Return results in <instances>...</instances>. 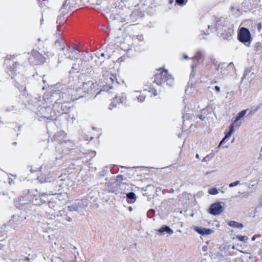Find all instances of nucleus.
Here are the masks:
<instances>
[{
    "mask_svg": "<svg viewBox=\"0 0 262 262\" xmlns=\"http://www.w3.org/2000/svg\"><path fill=\"white\" fill-rule=\"evenodd\" d=\"M228 225L230 227L242 229L243 228V225L241 223H237L235 221H230L228 223Z\"/></svg>",
    "mask_w": 262,
    "mask_h": 262,
    "instance_id": "14",
    "label": "nucleus"
},
{
    "mask_svg": "<svg viewBox=\"0 0 262 262\" xmlns=\"http://www.w3.org/2000/svg\"><path fill=\"white\" fill-rule=\"evenodd\" d=\"M261 150H262V146H261Z\"/></svg>",
    "mask_w": 262,
    "mask_h": 262,
    "instance_id": "54",
    "label": "nucleus"
},
{
    "mask_svg": "<svg viewBox=\"0 0 262 262\" xmlns=\"http://www.w3.org/2000/svg\"><path fill=\"white\" fill-rule=\"evenodd\" d=\"M118 102L125 104L126 103V96L124 93H122L119 95L115 97Z\"/></svg>",
    "mask_w": 262,
    "mask_h": 262,
    "instance_id": "13",
    "label": "nucleus"
},
{
    "mask_svg": "<svg viewBox=\"0 0 262 262\" xmlns=\"http://www.w3.org/2000/svg\"><path fill=\"white\" fill-rule=\"evenodd\" d=\"M64 47L63 46L61 49V52L59 53L58 54V63H60L63 62L66 58H69L72 60H73V58L71 57V55L69 54L70 51L69 50H67L66 52H64Z\"/></svg>",
    "mask_w": 262,
    "mask_h": 262,
    "instance_id": "5",
    "label": "nucleus"
},
{
    "mask_svg": "<svg viewBox=\"0 0 262 262\" xmlns=\"http://www.w3.org/2000/svg\"><path fill=\"white\" fill-rule=\"evenodd\" d=\"M32 56L36 59V64L42 63L45 62L43 57L37 51H33Z\"/></svg>",
    "mask_w": 262,
    "mask_h": 262,
    "instance_id": "10",
    "label": "nucleus"
},
{
    "mask_svg": "<svg viewBox=\"0 0 262 262\" xmlns=\"http://www.w3.org/2000/svg\"><path fill=\"white\" fill-rule=\"evenodd\" d=\"M196 64H194V63H193L192 65H191V68L193 70H194V69L195 68H196Z\"/></svg>",
    "mask_w": 262,
    "mask_h": 262,
    "instance_id": "37",
    "label": "nucleus"
},
{
    "mask_svg": "<svg viewBox=\"0 0 262 262\" xmlns=\"http://www.w3.org/2000/svg\"><path fill=\"white\" fill-rule=\"evenodd\" d=\"M236 237L239 241L244 242L246 241L248 239L247 236L237 235Z\"/></svg>",
    "mask_w": 262,
    "mask_h": 262,
    "instance_id": "22",
    "label": "nucleus"
},
{
    "mask_svg": "<svg viewBox=\"0 0 262 262\" xmlns=\"http://www.w3.org/2000/svg\"><path fill=\"white\" fill-rule=\"evenodd\" d=\"M77 207H78V209L84 207V205L83 204V202L82 200L78 201L77 203H75Z\"/></svg>",
    "mask_w": 262,
    "mask_h": 262,
    "instance_id": "21",
    "label": "nucleus"
},
{
    "mask_svg": "<svg viewBox=\"0 0 262 262\" xmlns=\"http://www.w3.org/2000/svg\"><path fill=\"white\" fill-rule=\"evenodd\" d=\"M215 91L217 92V93H220V91H221V89H220V88L218 86H215V88H214Z\"/></svg>",
    "mask_w": 262,
    "mask_h": 262,
    "instance_id": "34",
    "label": "nucleus"
},
{
    "mask_svg": "<svg viewBox=\"0 0 262 262\" xmlns=\"http://www.w3.org/2000/svg\"><path fill=\"white\" fill-rule=\"evenodd\" d=\"M117 103H118L117 101V100L115 98H114L112 101V103H111V104L110 105V107H109V108L110 110H112L113 108L114 107H116L117 106Z\"/></svg>",
    "mask_w": 262,
    "mask_h": 262,
    "instance_id": "19",
    "label": "nucleus"
},
{
    "mask_svg": "<svg viewBox=\"0 0 262 262\" xmlns=\"http://www.w3.org/2000/svg\"><path fill=\"white\" fill-rule=\"evenodd\" d=\"M127 199L131 200L130 201H128L129 203H134L136 201V194L134 192H131L126 194Z\"/></svg>",
    "mask_w": 262,
    "mask_h": 262,
    "instance_id": "15",
    "label": "nucleus"
},
{
    "mask_svg": "<svg viewBox=\"0 0 262 262\" xmlns=\"http://www.w3.org/2000/svg\"><path fill=\"white\" fill-rule=\"evenodd\" d=\"M203 57V53L201 52H198L197 54L193 57V60L194 61L196 60L197 62L199 61L200 60L202 59V58Z\"/></svg>",
    "mask_w": 262,
    "mask_h": 262,
    "instance_id": "17",
    "label": "nucleus"
},
{
    "mask_svg": "<svg viewBox=\"0 0 262 262\" xmlns=\"http://www.w3.org/2000/svg\"><path fill=\"white\" fill-rule=\"evenodd\" d=\"M121 177H122V176H117V179H119Z\"/></svg>",
    "mask_w": 262,
    "mask_h": 262,
    "instance_id": "49",
    "label": "nucleus"
},
{
    "mask_svg": "<svg viewBox=\"0 0 262 262\" xmlns=\"http://www.w3.org/2000/svg\"><path fill=\"white\" fill-rule=\"evenodd\" d=\"M239 40L243 43L250 42L251 40L250 31L246 28L242 27L238 34Z\"/></svg>",
    "mask_w": 262,
    "mask_h": 262,
    "instance_id": "3",
    "label": "nucleus"
},
{
    "mask_svg": "<svg viewBox=\"0 0 262 262\" xmlns=\"http://www.w3.org/2000/svg\"><path fill=\"white\" fill-rule=\"evenodd\" d=\"M39 179V181H40L41 183H43V182H50V180H49V179H43L42 178H38Z\"/></svg>",
    "mask_w": 262,
    "mask_h": 262,
    "instance_id": "31",
    "label": "nucleus"
},
{
    "mask_svg": "<svg viewBox=\"0 0 262 262\" xmlns=\"http://www.w3.org/2000/svg\"><path fill=\"white\" fill-rule=\"evenodd\" d=\"M199 118H200V119L201 120H203V119H204V117H203V116H202V115H201V116H200L199 117Z\"/></svg>",
    "mask_w": 262,
    "mask_h": 262,
    "instance_id": "45",
    "label": "nucleus"
},
{
    "mask_svg": "<svg viewBox=\"0 0 262 262\" xmlns=\"http://www.w3.org/2000/svg\"><path fill=\"white\" fill-rule=\"evenodd\" d=\"M246 112H247L246 110L241 111L238 114V116L236 117V118L234 120V123H236L239 119H241L242 117H243L245 115Z\"/></svg>",
    "mask_w": 262,
    "mask_h": 262,
    "instance_id": "16",
    "label": "nucleus"
},
{
    "mask_svg": "<svg viewBox=\"0 0 262 262\" xmlns=\"http://www.w3.org/2000/svg\"><path fill=\"white\" fill-rule=\"evenodd\" d=\"M64 17L61 15H59L57 17V23H60L61 21L64 20Z\"/></svg>",
    "mask_w": 262,
    "mask_h": 262,
    "instance_id": "29",
    "label": "nucleus"
},
{
    "mask_svg": "<svg viewBox=\"0 0 262 262\" xmlns=\"http://www.w3.org/2000/svg\"><path fill=\"white\" fill-rule=\"evenodd\" d=\"M147 92L146 90H144L143 92L135 91L133 93V97L134 99H137L139 102H142L144 101Z\"/></svg>",
    "mask_w": 262,
    "mask_h": 262,
    "instance_id": "6",
    "label": "nucleus"
},
{
    "mask_svg": "<svg viewBox=\"0 0 262 262\" xmlns=\"http://www.w3.org/2000/svg\"><path fill=\"white\" fill-rule=\"evenodd\" d=\"M228 146H229V144H228V145H226V146H225V148H227V147H228Z\"/></svg>",
    "mask_w": 262,
    "mask_h": 262,
    "instance_id": "51",
    "label": "nucleus"
},
{
    "mask_svg": "<svg viewBox=\"0 0 262 262\" xmlns=\"http://www.w3.org/2000/svg\"><path fill=\"white\" fill-rule=\"evenodd\" d=\"M174 191H173V189H170V190H169V192H173Z\"/></svg>",
    "mask_w": 262,
    "mask_h": 262,
    "instance_id": "46",
    "label": "nucleus"
},
{
    "mask_svg": "<svg viewBox=\"0 0 262 262\" xmlns=\"http://www.w3.org/2000/svg\"><path fill=\"white\" fill-rule=\"evenodd\" d=\"M67 1L68 0L64 1V3L63 4V5H62V8L63 7H65L66 6H67L68 5H69V3L67 4Z\"/></svg>",
    "mask_w": 262,
    "mask_h": 262,
    "instance_id": "36",
    "label": "nucleus"
},
{
    "mask_svg": "<svg viewBox=\"0 0 262 262\" xmlns=\"http://www.w3.org/2000/svg\"><path fill=\"white\" fill-rule=\"evenodd\" d=\"M93 85V83L92 81L83 82L81 89L84 93H89L92 89Z\"/></svg>",
    "mask_w": 262,
    "mask_h": 262,
    "instance_id": "11",
    "label": "nucleus"
},
{
    "mask_svg": "<svg viewBox=\"0 0 262 262\" xmlns=\"http://www.w3.org/2000/svg\"><path fill=\"white\" fill-rule=\"evenodd\" d=\"M69 210L71 211H74L78 210V207L75 205V204H73L68 207Z\"/></svg>",
    "mask_w": 262,
    "mask_h": 262,
    "instance_id": "20",
    "label": "nucleus"
},
{
    "mask_svg": "<svg viewBox=\"0 0 262 262\" xmlns=\"http://www.w3.org/2000/svg\"><path fill=\"white\" fill-rule=\"evenodd\" d=\"M183 58H184V59H187V58H188V56H187L186 55H184L183 56Z\"/></svg>",
    "mask_w": 262,
    "mask_h": 262,
    "instance_id": "41",
    "label": "nucleus"
},
{
    "mask_svg": "<svg viewBox=\"0 0 262 262\" xmlns=\"http://www.w3.org/2000/svg\"><path fill=\"white\" fill-rule=\"evenodd\" d=\"M194 230L199 234L202 235H210L212 234L213 231L210 229H206L204 228H199L195 227Z\"/></svg>",
    "mask_w": 262,
    "mask_h": 262,
    "instance_id": "7",
    "label": "nucleus"
},
{
    "mask_svg": "<svg viewBox=\"0 0 262 262\" xmlns=\"http://www.w3.org/2000/svg\"><path fill=\"white\" fill-rule=\"evenodd\" d=\"M252 239L254 241L255 239V238L254 237H252Z\"/></svg>",
    "mask_w": 262,
    "mask_h": 262,
    "instance_id": "52",
    "label": "nucleus"
},
{
    "mask_svg": "<svg viewBox=\"0 0 262 262\" xmlns=\"http://www.w3.org/2000/svg\"><path fill=\"white\" fill-rule=\"evenodd\" d=\"M196 158L199 159V155L198 154H196L195 156Z\"/></svg>",
    "mask_w": 262,
    "mask_h": 262,
    "instance_id": "47",
    "label": "nucleus"
},
{
    "mask_svg": "<svg viewBox=\"0 0 262 262\" xmlns=\"http://www.w3.org/2000/svg\"><path fill=\"white\" fill-rule=\"evenodd\" d=\"M250 71L249 70H246L244 73V75L243 76V78H245V79L248 78V79L249 78L248 76V75L250 73Z\"/></svg>",
    "mask_w": 262,
    "mask_h": 262,
    "instance_id": "27",
    "label": "nucleus"
},
{
    "mask_svg": "<svg viewBox=\"0 0 262 262\" xmlns=\"http://www.w3.org/2000/svg\"><path fill=\"white\" fill-rule=\"evenodd\" d=\"M49 206L50 208L55 210L56 204L53 201H49Z\"/></svg>",
    "mask_w": 262,
    "mask_h": 262,
    "instance_id": "26",
    "label": "nucleus"
},
{
    "mask_svg": "<svg viewBox=\"0 0 262 262\" xmlns=\"http://www.w3.org/2000/svg\"><path fill=\"white\" fill-rule=\"evenodd\" d=\"M158 232L164 234V233H168L169 234H172L173 233V230L171 229L169 227L167 226H164L161 228L158 229Z\"/></svg>",
    "mask_w": 262,
    "mask_h": 262,
    "instance_id": "12",
    "label": "nucleus"
},
{
    "mask_svg": "<svg viewBox=\"0 0 262 262\" xmlns=\"http://www.w3.org/2000/svg\"><path fill=\"white\" fill-rule=\"evenodd\" d=\"M101 56H102V57L104 56V53H101Z\"/></svg>",
    "mask_w": 262,
    "mask_h": 262,
    "instance_id": "48",
    "label": "nucleus"
},
{
    "mask_svg": "<svg viewBox=\"0 0 262 262\" xmlns=\"http://www.w3.org/2000/svg\"><path fill=\"white\" fill-rule=\"evenodd\" d=\"M155 82L158 85L165 84L170 86L173 84V78L167 71L164 70L155 75Z\"/></svg>",
    "mask_w": 262,
    "mask_h": 262,
    "instance_id": "1",
    "label": "nucleus"
},
{
    "mask_svg": "<svg viewBox=\"0 0 262 262\" xmlns=\"http://www.w3.org/2000/svg\"><path fill=\"white\" fill-rule=\"evenodd\" d=\"M224 210V207L222 205L221 202L214 203L211 205L208 211L213 215L220 214Z\"/></svg>",
    "mask_w": 262,
    "mask_h": 262,
    "instance_id": "4",
    "label": "nucleus"
},
{
    "mask_svg": "<svg viewBox=\"0 0 262 262\" xmlns=\"http://www.w3.org/2000/svg\"><path fill=\"white\" fill-rule=\"evenodd\" d=\"M135 39H137L139 41H142L144 40V37H143V35H137V36H136V37Z\"/></svg>",
    "mask_w": 262,
    "mask_h": 262,
    "instance_id": "28",
    "label": "nucleus"
},
{
    "mask_svg": "<svg viewBox=\"0 0 262 262\" xmlns=\"http://www.w3.org/2000/svg\"><path fill=\"white\" fill-rule=\"evenodd\" d=\"M169 3H170V4H172V3H173V0H170V1H169Z\"/></svg>",
    "mask_w": 262,
    "mask_h": 262,
    "instance_id": "50",
    "label": "nucleus"
},
{
    "mask_svg": "<svg viewBox=\"0 0 262 262\" xmlns=\"http://www.w3.org/2000/svg\"><path fill=\"white\" fill-rule=\"evenodd\" d=\"M12 181H13V180H12V179L10 178V179H9V184H12Z\"/></svg>",
    "mask_w": 262,
    "mask_h": 262,
    "instance_id": "40",
    "label": "nucleus"
},
{
    "mask_svg": "<svg viewBox=\"0 0 262 262\" xmlns=\"http://www.w3.org/2000/svg\"><path fill=\"white\" fill-rule=\"evenodd\" d=\"M157 95V90H154V92H153L152 94H151V97L153 96H156Z\"/></svg>",
    "mask_w": 262,
    "mask_h": 262,
    "instance_id": "38",
    "label": "nucleus"
},
{
    "mask_svg": "<svg viewBox=\"0 0 262 262\" xmlns=\"http://www.w3.org/2000/svg\"><path fill=\"white\" fill-rule=\"evenodd\" d=\"M241 125V122H239L236 124L237 127H239Z\"/></svg>",
    "mask_w": 262,
    "mask_h": 262,
    "instance_id": "44",
    "label": "nucleus"
},
{
    "mask_svg": "<svg viewBox=\"0 0 262 262\" xmlns=\"http://www.w3.org/2000/svg\"><path fill=\"white\" fill-rule=\"evenodd\" d=\"M114 78H115V77H113V76H111V77H110L108 79H106V80H107V83H108V82H109L110 81H111V82H113V81H114Z\"/></svg>",
    "mask_w": 262,
    "mask_h": 262,
    "instance_id": "32",
    "label": "nucleus"
},
{
    "mask_svg": "<svg viewBox=\"0 0 262 262\" xmlns=\"http://www.w3.org/2000/svg\"><path fill=\"white\" fill-rule=\"evenodd\" d=\"M69 221H71V218L69 217V220H68Z\"/></svg>",
    "mask_w": 262,
    "mask_h": 262,
    "instance_id": "53",
    "label": "nucleus"
},
{
    "mask_svg": "<svg viewBox=\"0 0 262 262\" xmlns=\"http://www.w3.org/2000/svg\"><path fill=\"white\" fill-rule=\"evenodd\" d=\"M236 123H234V121H233V122L232 123V124L230 125V130L225 135V137L223 139V140L220 142V144H219V147L221 146V145L222 144H223V143H224L228 138L230 137V136H231V134H232V133L234 132V125Z\"/></svg>",
    "mask_w": 262,
    "mask_h": 262,
    "instance_id": "9",
    "label": "nucleus"
},
{
    "mask_svg": "<svg viewBox=\"0 0 262 262\" xmlns=\"http://www.w3.org/2000/svg\"><path fill=\"white\" fill-rule=\"evenodd\" d=\"M128 210H129V211H132L133 210V208H132V207L129 206V207H128Z\"/></svg>",
    "mask_w": 262,
    "mask_h": 262,
    "instance_id": "43",
    "label": "nucleus"
},
{
    "mask_svg": "<svg viewBox=\"0 0 262 262\" xmlns=\"http://www.w3.org/2000/svg\"><path fill=\"white\" fill-rule=\"evenodd\" d=\"M239 184H241V182L239 181H236L233 183H230L229 186L230 187H233Z\"/></svg>",
    "mask_w": 262,
    "mask_h": 262,
    "instance_id": "25",
    "label": "nucleus"
},
{
    "mask_svg": "<svg viewBox=\"0 0 262 262\" xmlns=\"http://www.w3.org/2000/svg\"><path fill=\"white\" fill-rule=\"evenodd\" d=\"M66 194L60 193L57 194V198L59 200H61L64 199V197H66Z\"/></svg>",
    "mask_w": 262,
    "mask_h": 262,
    "instance_id": "24",
    "label": "nucleus"
},
{
    "mask_svg": "<svg viewBox=\"0 0 262 262\" xmlns=\"http://www.w3.org/2000/svg\"><path fill=\"white\" fill-rule=\"evenodd\" d=\"M88 58L85 55H83V57L79 60H77V63H74L72 68L73 72L76 71L78 72L81 70H83L85 68L88 67Z\"/></svg>",
    "mask_w": 262,
    "mask_h": 262,
    "instance_id": "2",
    "label": "nucleus"
},
{
    "mask_svg": "<svg viewBox=\"0 0 262 262\" xmlns=\"http://www.w3.org/2000/svg\"><path fill=\"white\" fill-rule=\"evenodd\" d=\"M16 216H13L12 219L9 221V223L10 225L15 229L16 227V225L15 224H13L14 222V220L15 219Z\"/></svg>",
    "mask_w": 262,
    "mask_h": 262,
    "instance_id": "23",
    "label": "nucleus"
},
{
    "mask_svg": "<svg viewBox=\"0 0 262 262\" xmlns=\"http://www.w3.org/2000/svg\"><path fill=\"white\" fill-rule=\"evenodd\" d=\"M234 65L233 64V63L232 62L230 63L229 64H228V67H233Z\"/></svg>",
    "mask_w": 262,
    "mask_h": 262,
    "instance_id": "39",
    "label": "nucleus"
},
{
    "mask_svg": "<svg viewBox=\"0 0 262 262\" xmlns=\"http://www.w3.org/2000/svg\"><path fill=\"white\" fill-rule=\"evenodd\" d=\"M257 29L259 32H260L261 29V23H258L257 24Z\"/></svg>",
    "mask_w": 262,
    "mask_h": 262,
    "instance_id": "33",
    "label": "nucleus"
},
{
    "mask_svg": "<svg viewBox=\"0 0 262 262\" xmlns=\"http://www.w3.org/2000/svg\"><path fill=\"white\" fill-rule=\"evenodd\" d=\"M48 195L47 194L43 193L41 196H39V199L35 198L33 202L35 205H41L42 203H44L48 200Z\"/></svg>",
    "mask_w": 262,
    "mask_h": 262,
    "instance_id": "8",
    "label": "nucleus"
},
{
    "mask_svg": "<svg viewBox=\"0 0 262 262\" xmlns=\"http://www.w3.org/2000/svg\"><path fill=\"white\" fill-rule=\"evenodd\" d=\"M208 192L211 195H216L219 193V191L215 188H211L208 189Z\"/></svg>",
    "mask_w": 262,
    "mask_h": 262,
    "instance_id": "18",
    "label": "nucleus"
},
{
    "mask_svg": "<svg viewBox=\"0 0 262 262\" xmlns=\"http://www.w3.org/2000/svg\"><path fill=\"white\" fill-rule=\"evenodd\" d=\"M46 167V166H45L44 167H43V166H42L40 167V168H39L40 170V171H42V169H43V168H45V169Z\"/></svg>",
    "mask_w": 262,
    "mask_h": 262,
    "instance_id": "42",
    "label": "nucleus"
},
{
    "mask_svg": "<svg viewBox=\"0 0 262 262\" xmlns=\"http://www.w3.org/2000/svg\"><path fill=\"white\" fill-rule=\"evenodd\" d=\"M60 43H61L60 41L59 40H57L55 42L54 45H55V46H56L57 45H59L60 46H60Z\"/></svg>",
    "mask_w": 262,
    "mask_h": 262,
    "instance_id": "35",
    "label": "nucleus"
},
{
    "mask_svg": "<svg viewBox=\"0 0 262 262\" xmlns=\"http://www.w3.org/2000/svg\"><path fill=\"white\" fill-rule=\"evenodd\" d=\"M187 0H176V2L179 5H183L186 3Z\"/></svg>",
    "mask_w": 262,
    "mask_h": 262,
    "instance_id": "30",
    "label": "nucleus"
}]
</instances>
